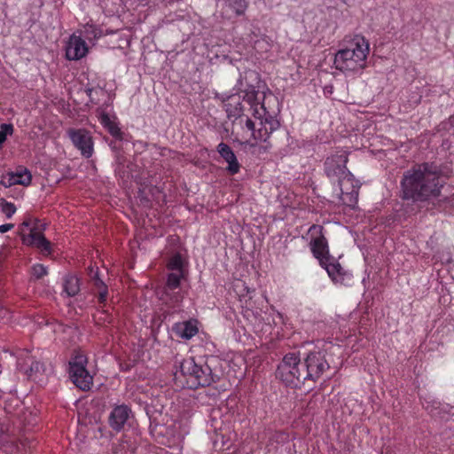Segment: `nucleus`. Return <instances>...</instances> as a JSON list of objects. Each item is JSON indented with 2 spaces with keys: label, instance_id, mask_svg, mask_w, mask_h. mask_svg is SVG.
I'll return each instance as SVG.
<instances>
[{
  "label": "nucleus",
  "instance_id": "1",
  "mask_svg": "<svg viewBox=\"0 0 454 454\" xmlns=\"http://www.w3.org/2000/svg\"><path fill=\"white\" fill-rule=\"evenodd\" d=\"M258 95L254 89L246 92L244 99L251 106L252 115L256 121H254L248 117H246L245 121L240 119V130L237 132L235 140L253 153L261 155L271 150L272 144L270 138L271 134L279 129L280 123L276 119L278 109L266 106L271 100L276 101V98L263 96L261 102Z\"/></svg>",
  "mask_w": 454,
  "mask_h": 454
},
{
  "label": "nucleus",
  "instance_id": "2",
  "mask_svg": "<svg viewBox=\"0 0 454 454\" xmlns=\"http://www.w3.org/2000/svg\"><path fill=\"white\" fill-rule=\"evenodd\" d=\"M444 184L438 165L434 162L417 163L403 174L400 198L413 203L427 202L438 198Z\"/></svg>",
  "mask_w": 454,
  "mask_h": 454
},
{
  "label": "nucleus",
  "instance_id": "3",
  "mask_svg": "<svg viewBox=\"0 0 454 454\" xmlns=\"http://www.w3.org/2000/svg\"><path fill=\"white\" fill-rule=\"evenodd\" d=\"M217 360L214 357L207 359L203 364L195 363L190 357L184 359L179 370L175 372L176 380L181 381L182 385L190 389L199 387H208L219 380L220 375L215 367Z\"/></svg>",
  "mask_w": 454,
  "mask_h": 454
},
{
  "label": "nucleus",
  "instance_id": "4",
  "mask_svg": "<svg viewBox=\"0 0 454 454\" xmlns=\"http://www.w3.org/2000/svg\"><path fill=\"white\" fill-rule=\"evenodd\" d=\"M369 52V42L364 36L356 35L346 48L336 52L333 61L334 67L343 73H359L367 66Z\"/></svg>",
  "mask_w": 454,
  "mask_h": 454
},
{
  "label": "nucleus",
  "instance_id": "5",
  "mask_svg": "<svg viewBox=\"0 0 454 454\" xmlns=\"http://www.w3.org/2000/svg\"><path fill=\"white\" fill-rule=\"evenodd\" d=\"M277 377L286 386L300 387L307 381L305 365L301 362L297 353L286 354L278 366Z\"/></svg>",
  "mask_w": 454,
  "mask_h": 454
},
{
  "label": "nucleus",
  "instance_id": "6",
  "mask_svg": "<svg viewBox=\"0 0 454 454\" xmlns=\"http://www.w3.org/2000/svg\"><path fill=\"white\" fill-rule=\"evenodd\" d=\"M45 226L36 219L27 218L20 226L19 234L23 244L39 249L43 254H51V244L44 237Z\"/></svg>",
  "mask_w": 454,
  "mask_h": 454
},
{
  "label": "nucleus",
  "instance_id": "7",
  "mask_svg": "<svg viewBox=\"0 0 454 454\" xmlns=\"http://www.w3.org/2000/svg\"><path fill=\"white\" fill-rule=\"evenodd\" d=\"M88 359L81 351H75L69 361V378L81 390L89 391L93 385V377L86 369Z\"/></svg>",
  "mask_w": 454,
  "mask_h": 454
},
{
  "label": "nucleus",
  "instance_id": "8",
  "mask_svg": "<svg viewBox=\"0 0 454 454\" xmlns=\"http://www.w3.org/2000/svg\"><path fill=\"white\" fill-rule=\"evenodd\" d=\"M305 372L308 382L315 383L330 369L325 358V351H310L304 359Z\"/></svg>",
  "mask_w": 454,
  "mask_h": 454
},
{
  "label": "nucleus",
  "instance_id": "9",
  "mask_svg": "<svg viewBox=\"0 0 454 454\" xmlns=\"http://www.w3.org/2000/svg\"><path fill=\"white\" fill-rule=\"evenodd\" d=\"M310 236L309 247L313 255L321 263H326L331 259L328 242L324 234V227L318 224H312L308 231Z\"/></svg>",
  "mask_w": 454,
  "mask_h": 454
},
{
  "label": "nucleus",
  "instance_id": "10",
  "mask_svg": "<svg viewBox=\"0 0 454 454\" xmlns=\"http://www.w3.org/2000/svg\"><path fill=\"white\" fill-rule=\"evenodd\" d=\"M185 276V271L170 272L167 277L166 286L163 288V293L160 299L170 307H175L183 301V295L179 291H176L180 286L181 279Z\"/></svg>",
  "mask_w": 454,
  "mask_h": 454
},
{
  "label": "nucleus",
  "instance_id": "11",
  "mask_svg": "<svg viewBox=\"0 0 454 454\" xmlns=\"http://www.w3.org/2000/svg\"><path fill=\"white\" fill-rule=\"evenodd\" d=\"M340 194V199L342 203L348 207H355L358 200L359 183L355 179L354 176L349 172L346 173L341 178L337 180Z\"/></svg>",
  "mask_w": 454,
  "mask_h": 454
},
{
  "label": "nucleus",
  "instance_id": "12",
  "mask_svg": "<svg viewBox=\"0 0 454 454\" xmlns=\"http://www.w3.org/2000/svg\"><path fill=\"white\" fill-rule=\"evenodd\" d=\"M347 162L348 154L346 152L327 157L324 164L326 176L333 181L346 176V173H349L346 166Z\"/></svg>",
  "mask_w": 454,
  "mask_h": 454
},
{
  "label": "nucleus",
  "instance_id": "13",
  "mask_svg": "<svg viewBox=\"0 0 454 454\" xmlns=\"http://www.w3.org/2000/svg\"><path fill=\"white\" fill-rule=\"evenodd\" d=\"M68 136L74 146L81 151L82 154L90 158L93 153L92 137L86 129H69Z\"/></svg>",
  "mask_w": 454,
  "mask_h": 454
},
{
  "label": "nucleus",
  "instance_id": "14",
  "mask_svg": "<svg viewBox=\"0 0 454 454\" xmlns=\"http://www.w3.org/2000/svg\"><path fill=\"white\" fill-rule=\"evenodd\" d=\"M320 265L326 270L329 277L334 283L344 286L349 284L351 275L348 273L333 257L327 259L326 263H321Z\"/></svg>",
  "mask_w": 454,
  "mask_h": 454
},
{
  "label": "nucleus",
  "instance_id": "15",
  "mask_svg": "<svg viewBox=\"0 0 454 454\" xmlns=\"http://www.w3.org/2000/svg\"><path fill=\"white\" fill-rule=\"evenodd\" d=\"M88 53V46L85 41L78 35H72L69 37L67 48L66 57L69 60H79Z\"/></svg>",
  "mask_w": 454,
  "mask_h": 454
},
{
  "label": "nucleus",
  "instance_id": "16",
  "mask_svg": "<svg viewBox=\"0 0 454 454\" xmlns=\"http://www.w3.org/2000/svg\"><path fill=\"white\" fill-rule=\"evenodd\" d=\"M217 152L221 157L228 163L227 171L235 175L239 171L240 165L232 149L225 143H220L217 145Z\"/></svg>",
  "mask_w": 454,
  "mask_h": 454
},
{
  "label": "nucleus",
  "instance_id": "17",
  "mask_svg": "<svg viewBox=\"0 0 454 454\" xmlns=\"http://www.w3.org/2000/svg\"><path fill=\"white\" fill-rule=\"evenodd\" d=\"M130 410L126 405L116 406L109 416L110 427L119 432L121 431L129 416Z\"/></svg>",
  "mask_w": 454,
  "mask_h": 454
},
{
  "label": "nucleus",
  "instance_id": "18",
  "mask_svg": "<svg viewBox=\"0 0 454 454\" xmlns=\"http://www.w3.org/2000/svg\"><path fill=\"white\" fill-rule=\"evenodd\" d=\"M172 330L177 337L184 340L192 339L199 332L196 320L176 323L173 325Z\"/></svg>",
  "mask_w": 454,
  "mask_h": 454
},
{
  "label": "nucleus",
  "instance_id": "19",
  "mask_svg": "<svg viewBox=\"0 0 454 454\" xmlns=\"http://www.w3.org/2000/svg\"><path fill=\"white\" fill-rule=\"evenodd\" d=\"M223 107L227 114L228 118H241L242 117V105L241 97L238 94H232L228 96L225 99H223Z\"/></svg>",
  "mask_w": 454,
  "mask_h": 454
},
{
  "label": "nucleus",
  "instance_id": "20",
  "mask_svg": "<svg viewBox=\"0 0 454 454\" xmlns=\"http://www.w3.org/2000/svg\"><path fill=\"white\" fill-rule=\"evenodd\" d=\"M64 291L68 296H74L80 291L79 278L74 275H68L64 279Z\"/></svg>",
  "mask_w": 454,
  "mask_h": 454
},
{
  "label": "nucleus",
  "instance_id": "21",
  "mask_svg": "<svg viewBox=\"0 0 454 454\" xmlns=\"http://www.w3.org/2000/svg\"><path fill=\"white\" fill-rule=\"evenodd\" d=\"M31 179L30 172L25 168L12 175L10 184L28 185L31 183Z\"/></svg>",
  "mask_w": 454,
  "mask_h": 454
},
{
  "label": "nucleus",
  "instance_id": "22",
  "mask_svg": "<svg viewBox=\"0 0 454 454\" xmlns=\"http://www.w3.org/2000/svg\"><path fill=\"white\" fill-rule=\"evenodd\" d=\"M226 12H234L237 16L244 14L247 4L245 0H228Z\"/></svg>",
  "mask_w": 454,
  "mask_h": 454
},
{
  "label": "nucleus",
  "instance_id": "23",
  "mask_svg": "<svg viewBox=\"0 0 454 454\" xmlns=\"http://www.w3.org/2000/svg\"><path fill=\"white\" fill-rule=\"evenodd\" d=\"M184 262L180 254H176L170 257L168 262L167 267L171 271L180 272L185 271L184 268Z\"/></svg>",
  "mask_w": 454,
  "mask_h": 454
},
{
  "label": "nucleus",
  "instance_id": "24",
  "mask_svg": "<svg viewBox=\"0 0 454 454\" xmlns=\"http://www.w3.org/2000/svg\"><path fill=\"white\" fill-rule=\"evenodd\" d=\"M13 128L12 124H2L0 127V146L6 140L7 135H12Z\"/></svg>",
  "mask_w": 454,
  "mask_h": 454
},
{
  "label": "nucleus",
  "instance_id": "25",
  "mask_svg": "<svg viewBox=\"0 0 454 454\" xmlns=\"http://www.w3.org/2000/svg\"><path fill=\"white\" fill-rule=\"evenodd\" d=\"M2 212L7 218H11L16 212V207L11 202L4 201L2 203Z\"/></svg>",
  "mask_w": 454,
  "mask_h": 454
},
{
  "label": "nucleus",
  "instance_id": "26",
  "mask_svg": "<svg viewBox=\"0 0 454 454\" xmlns=\"http://www.w3.org/2000/svg\"><path fill=\"white\" fill-rule=\"evenodd\" d=\"M47 269L43 264H35L32 268V274L37 279L47 275Z\"/></svg>",
  "mask_w": 454,
  "mask_h": 454
},
{
  "label": "nucleus",
  "instance_id": "27",
  "mask_svg": "<svg viewBox=\"0 0 454 454\" xmlns=\"http://www.w3.org/2000/svg\"><path fill=\"white\" fill-rule=\"evenodd\" d=\"M92 285L96 290L102 289V287H106V284L98 278V272H94L91 276Z\"/></svg>",
  "mask_w": 454,
  "mask_h": 454
},
{
  "label": "nucleus",
  "instance_id": "28",
  "mask_svg": "<svg viewBox=\"0 0 454 454\" xmlns=\"http://www.w3.org/2000/svg\"><path fill=\"white\" fill-rule=\"evenodd\" d=\"M99 121H100V123L106 129L107 127H109L113 122H114V121L111 120L110 116L108 115V114L105 113V112H101L100 114H99Z\"/></svg>",
  "mask_w": 454,
  "mask_h": 454
},
{
  "label": "nucleus",
  "instance_id": "29",
  "mask_svg": "<svg viewBox=\"0 0 454 454\" xmlns=\"http://www.w3.org/2000/svg\"><path fill=\"white\" fill-rule=\"evenodd\" d=\"M98 301L99 303H105L108 295L107 286L97 290Z\"/></svg>",
  "mask_w": 454,
  "mask_h": 454
},
{
  "label": "nucleus",
  "instance_id": "30",
  "mask_svg": "<svg viewBox=\"0 0 454 454\" xmlns=\"http://www.w3.org/2000/svg\"><path fill=\"white\" fill-rule=\"evenodd\" d=\"M109 133L114 137H121V131L115 122H113L109 127L106 128Z\"/></svg>",
  "mask_w": 454,
  "mask_h": 454
},
{
  "label": "nucleus",
  "instance_id": "31",
  "mask_svg": "<svg viewBox=\"0 0 454 454\" xmlns=\"http://www.w3.org/2000/svg\"><path fill=\"white\" fill-rule=\"evenodd\" d=\"M13 227H14V225L12 223L2 224V225H0V232L1 233L7 232L10 230H12Z\"/></svg>",
  "mask_w": 454,
  "mask_h": 454
},
{
  "label": "nucleus",
  "instance_id": "32",
  "mask_svg": "<svg viewBox=\"0 0 454 454\" xmlns=\"http://www.w3.org/2000/svg\"><path fill=\"white\" fill-rule=\"evenodd\" d=\"M90 30H91V33L93 34V36L96 38L98 37V34L96 32V29L92 26H87L85 27V32L89 33Z\"/></svg>",
  "mask_w": 454,
  "mask_h": 454
},
{
  "label": "nucleus",
  "instance_id": "33",
  "mask_svg": "<svg viewBox=\"0 0 454 454\" xmlns=\"http://www.w3.org/2000/svg\"><path fill=\"white\" fill-rule=\"evenodd\" d=\"M39 366H40V364L36 362V363H35V364H32V366H31V368H30V371L32 372V371L34 370V367H35L36 370H38ZM29 377H30V378H33V374H32V372L29 374Z\"/></svg>",
  "mask_w": 454,
  "mask_h": 454
}]
</instances>
